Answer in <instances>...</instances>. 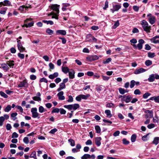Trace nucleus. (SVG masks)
Instances as JSON below:
<instances>
[{
    "label": "nucleus",
    "mask_w": 159,
    "mask_h": 159,
    "mask_svg": "<svg viewBox=\"0 0 159 159\" xmlns=\"http://www.w3.org/2000/svg\"><path fill=\"white\" fill-rule=\"evenodd\" d=\"M141 24L144 31L147 33L150 32L151 30V26L149 25L148 23L146 20H142Z\"/></svg>",
    "instance_id": "obj_1"
},
{
    "label": "nucleus",
    "mask_w": 159,
    "mask_h": 159,
    "mask_svg": "<svg viewBox=\"0 0 159 159\" xmlns=\"http://www.w3.org/2000/svg\"><path fill=\"white\" fill-rule=\"evenodd\" d=\"M31 112L32 114V117L34 118H36L38 117L39 118V114L37 112V109L36 108H32L31 109Z\"/></svg>",
    "instance_id": "obj_2"
},
{
    "label": "nucleus",
    "mask_w": 159,
    "mask_h": 159,
    "mask_svg": "<svg viewBox=\"0 0 159 159\" xmlns=\"http://www.w3.org/2000/svg\"><path fill=\"white\" fill-rule=\"evenodd\" d=\"M86 40L87 42H96L97 40L96 38L93 37L91 34H88L86 36Z\"/></svg>",
    "instance_id": "obj_3"
},
{
    "label": "nucleus",
    "mask_w": 159,
    "mask_h": 159,
    "mask_svg": "<svg viewBox=\"0 0 159 159\" xmlns=\"http://www.w3.org/2000/svg\"><path fill=\"white\" fill-rule=\"evenodd\" d=\"M28 86V84L26 80H24L22 81L21 82L20 84H19L18 87L19 88L22 87H24L27 88Z\"/></svg>",
    "instance_id": "obj_4"
},
{
    "label": "nucleus",
    "mask_w": 159,
    "mask_h": 159,
    "mask_svg": "<svg viewBox=\"0 0 159 159\" xmlns=\"http://www.w3.org/2000/svg\"><path fill=\"white\" fill-rule=\"evenodd\" d=\"M139 43L137 44V47L139 50H140L143 48V44L145 41L143 39H140L138 41Z\"/></svg>",
    "instance_id": "obj_5"
},
{
    "label": "nucleus",
    "mask_w": 159,
    "mask_h": 159,
    "mask_svg": "<svg viewBox=\"0 0 159 159\" xmlns=\"http://www.w3.org/2000/svg\"><path fill=\"white\" fill-rule=\"evenodd\" d=\"M123 98L122 100L125 101L127 103L129 102L132 99V97L130 96H127L125 97V96L124 95L123 96Z\"/></svg>",
    "instance_id": "obj_6"
},
{
    "label": "nucleus",
    "mask_w": 159,
    "mask_h": 159,
    "mask_svg": "<svg viewBox=\"0 0 159 159\" xmlns=\"http://www.w3.org/2000/svg\"><path fill=\"white\" fill-rule=\"evenodd\" d=\"M59 5L57 4H53L51 6V8L54 11H55L57 14L59 13Z\"/></svg>",
    "instance_id": "obj_7"
},
{
    "label": "nucleus",
    "mask_w": 159,
    "mask_h": 159,
    "mask_svg": "<svg viewBox=\"0 0 159 159\" xmlns=\"http://www.w3.org/2000/svg\"><path fill=\"white\" fill-rule=\"evenodd\" d=\"M146 70L143 68H140L139 69H136L134 72V73L135 74H138L143 72H144L146 71Z\"/></svg>",
    "instance_id": "obj_8"
},
{
    "label": "nucleus",
    "mask_w": 159,
    "mask_h": 159,
    "mask_svg": "<svg viewBox=\"0 0 159 159\" xmlns=\"http://www.w3.org/2000/svg\"><path fill=\"white\" fill-rule=\"evenodd\" d=\"M64 92L63 91H61L57 94L58 97V99L61 100H64L65 99L64 96H63Z\"/></svg>",
    "instance_id": "obj_9"
},
{
    "label": "nucleus",
    "mask_w": 159,
    "mask_h": 159,
    "mask_svg": "<svg viewBox=\"0 0 159 159\" xmlns=\"http://www.w3.org/2000/svg\"><path fill=\"white\" fill-rule=\"evenodd\" d=\"M69 77L70 79H73L75 77V71L71 69L70 71H69Z\"/></svg>",
    "instance_id": "obj_10"
},
{
    "label": "nucleus",
    "mask_w": 159,
    "mask_h": 159,
    "mask_svg": "<svg viewBox=\"0 0 159 159\" xmlns=\"http://www.w3.org/2000/svg\"><path fill=\"white\" fill-rule=\"evenodd\" d=\"M70 5L68 3H65L62 4V10L63 11H65L67 9H68L69 7L70 6Z\"/></svg>",
    "instance_id": "obj_11"
},
{
    "label": "nucleus",
    "mask_w": 159,
    "mask_h": 159,
    "mask_svg": "<svg viewBox=\"0 0 159 159\" xmlns=\"http://www.w3.org/2000/svg\"><path fill=\"white\" fill-rule=\"evenodd\" d=\"M148 20L149 21V22L151 25H153L155 22V21H156L155 17L154 16H151L148 18Z\"/></svg>",
    "instance_id": "obj_12"
},
{
    "label": "nucleus",
    "mask_w": 159,
    "mask_h": 159,
    "mask_svg": "<svg viewBox=\"0 0 159 159\" xmlns=\"http://www.w3.org/2000/svg\"><path fill=\"white\" fill-rule=\"evenodd\" d=\"M66 86L65 84L61 83L59 84V87L57 89V91L58 92L60 91L62 89L66 88Z\"/></svg>",
    "instance_id": "obj_13"
},
{
    "label": "nucleus",
    "mask_w": 159,
    "mask_h": 159,
    "mask_svg": "<svg viewBox=\"0 0 159 159\" xmlns=\"http://www.w3.org/2000/svg\"><path fill=\"white\" fill-rule=\"evenodd\" d=\"M101 138L100 137H97L96 138L95 142V143L98 146H99L101 144Z\"/></svg>",
    "instance_id": "obj_14"
},
{
    "label": "nucleus",
    "mask_w": 159,
    "mask_h": 159,
    "mask_svg": "<svg viewBox=\"0 0 159 159\" xmlns=\"http://www.w3.org/2000/svg\"><path fill=\"white\" fill-rule=\"evenodd\" d=\"M150 99L151 100H154L155 102L156 103H159V95L157 96H153L150 98Z\"/></svg>",
    "instance_id": "obj_15"
},
{
    "label": "nucleus",
    "mask_w": 159,
    "mask_h": 159,
    "mask_svg": "<svg viewBox=\"0 0 159 159\" xmlns=\"http://www.w3.org/2000/svg\"><path fill=\"white\" fill-rule=\"evenodd\" d=\"M56 33L57 34H61L62 35H65L66 32L65 30H58L56 31Z\"/></svg>",
    "instance_id": "obj_16"
},
{
    "label": "nucleus",
    "mask_w": 159,
    "mask_h": 159,
    "mask_svg": "<svg viewBox=\"0 0 159 159\" xmlns=\"http://www.w3.org/2000/svg\"><path fill=\"white\" fill-rule=\"evenodd\" d=\"M148 80L150 82H152L155 80V74H152L149 75Z\"/></svg>",
    "instance_id": "obj_17"
},
{
    "label": "nucleus",
    "mask_w": 159,
    "mask_h": 159,
    "mask_svg": "<svg viewBox=\"0 0 159 159\" xmlns=\"http://www.w3.org/2000/svg\"><path fill=\"white\" fill-rule=\"evenodd\" d=\"M4 6H11V2L9 0H5L3 2Z\"/></svg>",
    "instance_id": "obj_18"
},
{
    "label": "nucleus",
    "mask_w": 159,
    "mask_h": 159,
    "mask_svg": "<svg viewBox=\"0 0 159 159\" xmlns=\"http://www.w3.org/2000/svg\"><path fill=\"white\" fill-rule=\"evenodd\" d=\"M51 13L52 14V18H55L57 20L58 19V14H57V12L55 13L54 12H51Z\"/></svg>",
    "instance_id": "obj_19"
},
{
    "label": "nucleus",
    "mask_w": 159,
    "mask_h": 159,
    "mask_svg": "<svg viewBox=\"0 0 159 159\" xmlns=\"http://www.w3.org/2000/svg\"><path fill=\"white\" fill-rule=\"evenodd\" d=\"M14 61L13 60L7 61V64L8 65V66L10 67H13V66H14Z\"/></svg>",
    "instance_id": "obj_20"
},
{
    "label": "nucleus",
    "mask_w": 159,
    "mask_h": 159,
    "mask_svg": "<svg viewBox=\"0 0 159 159\" xmlns=\"http://www.w3.org/2000/svg\"><path fill=\"white\" fill-rule=\"evenodd\" d=\"M145 112L146 113H148L149 114V118H152L153 117V113L152 111L147 110L145 111Z\"/></svg>",
    "instance_id": "obj_21"
},
{
    "label": "nucleus",
    "mask_w": 159,
    "mask_h": 159,
    "mask_svg": "<svg viewBox=\"0 0 159 159\" xmlns=\"http://www.w3.org/2000/svg\"><path fill=\"white\" fill-rule=\"evenodd\" d=\"M159 143V137H156L154 138L152 143L155 145H157Z\"/></svg>",
    "instance_id": "obj_22"
},
{
    "label": "nucleus",
    "mask_w": 159,
    "mask_h": 159,
    "mask_svg": "<svg viewBox=\"0 0 159 159\" xmlns=\"http://www.w3.org/2000/svg\"><path fill=\"white\" fill-rule=\"evenodd\" d=\"M62 70L65 74H67L69 71V69L67 67H62Z\"/></svg>",
    "instance_id": "obj_23"
},
{
    "label": "nucleus",
    "mask_w": 159,
    "mask_h": 159,
    "mask_svg": "<svg viewBox=\"0 0 159 159\" xmlns=\"http://www.w3.org/2000/svg\"><path fill=\"white\" fill-rule=\"evenodd\" d=\"M105 113L107 115V117L108 118H111L112 116V115L111 114V112L109 110H106L105 111Z\"/></svg>",
    "instance_id": "obj_24"
},
{
    "label": "nucleus",
    "mask_w": 159,
    "mask_h": 159,
    "mask_svg": "<svg viewBox=\"0 0 159 159\" xmlns=\"http://www.w3.org/2000/svg\"><path fill=\"white\" fill-rule=\"evenodd\" d=\"M1 66L3 70H6L7 71V70L9 69V68L8 67L7 64H1Z\"/></svg>",
    "instance_id": "obj_25"
},
{
    "label": "nucleus",
    "mask_w": 159,
    "mask_h": 159,
    "mask_svg": "<svg viewBox=\"0 0 159 159\" xmlns=\"http://www.w3.org/2000/svg\"><path fill=\"white\" fill-rule=\"evenodd\" d=\"M121 7L120 5L119 4L113 5V8L116 11H118L121 8Z\"/></svg>",
    "instance_id": "obj_26"
},
{
    "label": "nucleus",
    "mask_w": 159,
    "mask_h": 159,
    "mask_svg": "<svg viewBox=\"0 0 159 159\" xmlns=\"http://www.w3.org/2000/svg\"><path fill=\"white\" fill-rule=\"evenodd\" d=\"M43 22L44 23H46L47 25L50 24L51 25H52L54 24L53 21L52 20H43Z\"/></svg>",
    "instance_id": "obj_27"
},
{
    "label": "nucleus",
    "mask_w": 159,
    "mask_h": 159,
    "mask_svg": "<svg viewBox=\"0 0 159 159\" xmlns=\"http://www.w3.org/2000/svg\"><path fill=\"white\" fill-rule=\"evenodd\" d=\"M68 142L70 143V145L73 147L75 145V142L74 140L71 139H69L68 140Z\"/></svg>",
    "instance_id": "obj_28"
},
{
    "label": "nucleus",
    "mask_w": 159,
    "mask_h": 159,
    "mask_svg": "<svg viewBox=\"0 0 159 159\" xmlns=\"http://www.w3.org/2000/svg\"><path fill=\"white\" fill-rule=\"evenodd\" d=\"M39 112L40 113H42L44 111H46L47 110L44 109L43 107L42 106H40L39 108Z\"/></svg>",
    "instance_id": "obj_29"
},
{
    "label": "nucleus",
    "mask_w": 159,
    "mask_h": 159,
    "mask_svg": "<svg viewBox=\"0 0 159 159\" xmlns=\"http://www.w3.org/2000/svg\"><path fill=\"white\" fill-rule=\"evenodd\" d=\"M11 106L10 105H8L4 109V111L6 112L9 111L11 109Z\"/></svg>",
    "instance_id": "obj_30"
},
{
    "label": "nucleus",
    "mask_w": 159,
    "mask_h": 159,
    "mask_svg": "<svg viewBox=\"0 0 159 159\" xmlns=\"http://www.w3.org/2000/svg\"><path fill=\"white\" fill-rule=\"evenodd\" d=\"M73 104L65 105L64 106V107L65 108H67L69 110H71L72 109Z\"/></svg>",
    "instance_id": "obj_31"
},
{
    "label": "nucleus",
    "mask_w": 159,
    "mask_h": 159,
    "mask_svg": "<svg viewBox=\"0 0 159 159\" xmlns=\"http://www.w3.org/2000/svg\"><path fill=\"white\" fill-rule=\"evenodd\" d=\"M136 138V135L135 134H133L131 137V140L132 142H134Z\"/></svg>",
    "instance_id": "obj_32"
},
{
    "label": "nucleus",
    "mask_w": 159,
    "mask_h": 159,
    "mask_svg": "<svg viewBox=\"0 0 159 159\" xmlns=\"http://www.w3.org/2000/svg\"><path fill=\"white\" fill-rule=\"evenodd\" d=\"M46 32L49 35H51L53 34V31L49 28H48L46 30Z\"/></svg>",
    "instance_id": "obj_33"
},
{
    "label": "nucleus",
    "mask_w": 159,
    "mask_h": 159,
    "mask_svg": "<svg viewBox=\"0 0 159 159\" xmlns=\"http://www.w3.org/2000/svg\"><path fill=\"white\" fill-rule=\"evenodd\" d=\"M17 115V113L16 112L13 113L11 114V117H12L13 120H16L17 118L15 117Z\"/></svg>",
    "instance_id": "obj_34"
},
{
    "label": "nucleus",
    "mask_w": 159,
    "mask_h": 159,
    "mask_svg": "<svg viewBox=\"0 0 159 159\" xmlns=\"http://www.w3.org/2000/svg\"><path fill=\"white\" fill-rule=\"evenodd\" d=\"M152 64V62L151 61L148 60L145 62V64L147 66H149Z\"/></svg>",
    "instance_id": "obj_35"
},
{
    "label": "nucleus",
    "mask_w": 159,
    "mask_h": 159,
    "mask_svg": "<svg viewBox=\"0 0 159 159\" xmlns=\"http://www.w3.org/2000/svg\"><path fill=\"white\" fill-rule=\"evenodd\" d=\"M151 94L150 93L146 92L143 95V98L144 99H147L148 97L151 95Z\"/></svg>",
    "instance_id": "obj_36"
},
{
    "label": "nucleus",
    "mask_w": 159,
    "mask_h": 159,
    "mask_svg": "<svg viewBox=\"0 0 159 159\" xmlns=\"http://www.w3.org/2000/svg\"><path fill=\"white\" fill-rule=\"evenodd\" d=\"M148 57L151 58H153L155 56V53H152L151 52H148Z\"/></svg>",
    "instance_id": "obj_37"
},
{
    "label": "nucleus",
    "mask_w": 159,
    "mask_h": 159,
    "mask_svg": "<svg viewBox=\"0 0 159 159\" xmlns=\"http://www.w3.org/2000/svg\"><path fill=\"white\" fill-rule=\"evenodd\" d=\"M90 154H84L81 157V159H89Z\"/></svg>",
    "instance_id": "obj_38"
},
{
    "label": "nucleus",
    "mask_w": 159,
    "mask_h": 159,
    "mask_svg": "<svg viewBox=\"0 0 159 159\" xmlns=\"http://www.w3.org/2000/svg\"><path fill=\"white\" fill-rule=\"evenodd\" d=\"M151 42L154 43H159V40H156V39L155 38H152L151 39Z\"/></svg>",
    "instance_id": "obj_39"
},
{
    "label": "nucleus",
    "mask_w": 159,
    "mask_h": 159,
    "mask_svg": "<svg viewBox=\"0 0 159 159\" xmlns=\"http://www.w3.org/2000/svg\"><path fill=\"white\" fill-rule=\"evenodd\" d=\"M34 23L33 22H31L29 23L28 24H25L23 26V27H31L32 26H33L34 25Z\"/></svg>",
    "instance_id": "obj_40"
},
{
    "label": "nucleus",
    "mask_w": 159,
    "mask_h": 159,
    "mask_svg": "<svg viewBox=\"0 0 159 159\" xmlns=\"http://www.w3.org/2000/svg\"><path fill=\"white\" fill-rule=\"evenodd\" d=\"M80 96L81 97V98L84 99H86L90 96V95L89 94H87L86 95L81 94Z\"/></svg>",
    "instance_id": "obj_41"
},
{
    "label": "nucleus",
    "mask_w": 159,
    "mask_h": 159,
    "mask_svg": "<svg viewBox=\"0 0 159 159\" xmlns=\"http://www.w3.org/2000/svg\"><path fill=\"white\" fill-rule=\"evenodd\" d=\"M80 107V105L78 104H73L72 109L74 110H76Z\"/></svg>",
    "instance_id": "obj_42"
},
{
    "label": "nucleus",
    "mask_w": 159,
    "mask_h": 159,
    "mask_svg": "<svg viewBox=\"0 0 159 159\" xmlns=\"http://www.w3.org/2000/svg\"><path fill=\"white\" fill-rule=\"evenodd\" d=\"M95 129L96 131V132L97 133H100L101 132V129L99 126L98 125H96L95 127Z\"/></svg>",
    "instance_id": "obj_43"
},
{
    "label": "nucleus",
    "mask_w": 159,
    "mask_h": 159,
    "mask_svg": "<svg viewBox=\"0 0 159 159\" xmlns=\"http://www.w3.org/2000/svg\"><path fill=\"white\" fill-rule=\"evenodd\" d=\"M32 99L33 100L35 101H40L41 100L40 97H38L37 96L33 97Z\"/></svg>",
    "instance_id": "obj_44"
},
{
    "label": "nucleus",
    "mask_w": 159,
    "mask_h": 159,
    "mask_svg": "<svg viewBox=\"0 0 159 159\" xmlns=\"http://www.w3.org/2000/svg\"><path fill=\"white\" fill-rule=\"evenodd\" d=\"M5 120V118L3 116L0 117V126H2L3 125V122Z\"/></svg>",
    "instance_id": "obj_45"
},
{
    "label": "nucleus",
    "mask_w": 159,
    "mask_h": 159,
    "mask_svg": "<svg viewBox=\"0 0 159 159\" xmlns=\"http://www.w3.org/2000/svg\"><path fill=\"white\" fill-rule=\"evenodd\" d=\"M30 157H32L34 158H36V152L35 151L33 152L30 155Z\"/></svg>",
    "instance_id": "obj_46"
},
{
    "label": "nucleus",
    "mask_w": 159,
    "mask_h": 159,
    "mask_svg": "<svg viewBox=\"0 0 159 159\" xmlns=\"http://www.w3.org/2000/svg\"><path fill=\"white\" fill-rule=\"evenodd\" d=\"M0 94L2 97L5 98H7L8 97L7 95L2 91L0 92Z\"/></svg>",
    "instance_id": "obj_47"
},
{
    "label": "nucleus",
    "mask_w": 159,
    "mask_h": 159,
    "mask_svg": "<svg viewBox=\"0 0 159 159\" xmlns=\"http://www.w3.org/2000/svg\"><path fill=\"white\" fill-rule=\"evenodd\" d=\"M17 47L18 48V49H20V48L22 46L21 41L20 40H18V39L17 38Z\"/></svg>",
    "instance_id": "obj_48"
},
{
    "label": "nucleus",
    "mask_w": 159,
    "mask_h": 159,
    "mask_svg": "<svg viewBox=\"0 0 159 159\" xmlns=\"http://www.w3.org/2000/svg\"><path fill=\"white\" fill-rule=\"evenodd\" d=\"M119 22L118 20H117V21L114 24V25L113 26V28L115 29L119 25Z\"/></svg>",
    "instance_id": "obj_49"
},
{
    "label": "nucleus",
    "mask_w": 159,
    "mask_h": 159,
    "mask_svg": "<svg viewBox=\"0 0 159 159\" xmlns=\"http://www.w3.org/2000/svg\"><path fill=\"white\" fill-rule=\"evenodd\" d=\"M111 61V58H107L106 61H103V63L104 64H107L109 63Z\"/></svg>",
    "instance_id": "obj_50"
},
{
    "label": "nucleus",
    "mask_w": 159,
    "mask_h": 159,
    "mask_svg": "<svg viewBox=\"0 0 159 159\" xmlns=\"http://www.w3.org/2000/svg\"><path fill=\"white\" fill-rule=\"evenodd\" d=\"M149 134L150 133H148L146 135H145L143 136L142 138V140L144 141H146L147 140V137L149 135Z\"/></svg>",
    "instance_id": "obj_51"
},
{
    "label": "nucleus",
    "mask_w": 159,
    "mask_h": 159,
    "mask_svg": "<svg viewBox=\"0 0 159 159\" xmlns=\"http://www.w3.org/2000/svg\"><path fill=\"white\" fill-rule=\"evenodd\" d=\"M123 143L125 145H128L129 143V142L126 139H122Z\"/></svg>",
    "instance_id": "obj_52"
},
{
    "label": "nucleus",
    "mask_w": 159,
    "mask_h": 159,
    "mask_svg": "<svg viewBox=\"0 0 159 159\" xmlns=\"http://www.w3.org/2000/svg\"><path fill=\"white\" fill-rule=\"evenodd\" d=\"M119 91L121 94H124L125 93V89H123L120 88L119 89Z\"/></svg>",
    "instance_id": "obj_53"
},
{
    "label": "nucleus",
    "mask_w": 159,
    "mask_h": 159,
    "mask_svg": "<svg viewBox=\"0 0 159 159\" xmlns=\"http://www.w3.org/2000/svg\"><path fill=\"white\" fill-rule=\"evenodd\" d=\"M155 118H153V122L154 123H158L159 122V120H158V117L157 116H155Z\"/></svg>",
    "instance_id": "obj_54"
},
{
    "label": "nucleus",
    "mask_w": 159,
    "mask_h": 159,
    "mask_svg": "<svg viewBox=\"0 0 159 159\" xmlns=\"http://www.w3.org/2000/svg\"><path fill=\"white\" fill-rule=\"evenodd\" d=\"M92 57L93 61L98 60L99 58V57L96 55H92Z\"/></svg>",
    "instance_id": "obj_55"
},
{
    "label": "nucleus",
    "mask_w": 159,
    "mask_h": 159,
    "mask_svg": "<svg viewBox=\"0 0 159 159\" xmlns=\"http://www.w3.org/2000/svg\"><path fill=\"white\" fill-rule=\"evenodd\" d=\"M135 81L134 80H132L130 81V88H133L135 85Z\"/></svg>",
    "instance_id": "obj_56"
},
{
    "label": "nucleus",
    "mask_w": 159,
    "mask_h": 159,
    "mask_svg": "<svg viewBox=\"0 0 159 159\" xmlns=\"http://www.w3.org/2000/svg\"><path fill=\"white\" fill-rule=\"evenodd\" d=\"M60 111V109L58 108L54 109L52 111V113H58Z\"/></svg>",
    "instance_id": "obj_57"
},
{
    "label": "nucleus",
    "mask_w": 159,
    "mask_h": 159,
    "mask_svg": "<svg viewBox=\"0 0 159 159\" xmlns=\"http://www.w3.org/2000/svg\"><path fill=\"white\" fill-rule=\"evenodd\" d=\"M134 93L135 95H140L141 94V92L139 89H136L134 90Z\"/></svg>",
    "instance_id": "obj_58"
},
{
    "label": "nucleus",
    "mask_w": 159,
    "mask_h": 159,
    "mask_svg": "<svg viewBox=\"0 0 159 159\" xmlns=\"http://www.w3.org/2000/svg\"><path fill=\"white\" fill-rule=\"evenodd\" d=\"M60 113L61 114H65L66 113V111L63 108L60 109Z\"/></svg>",
    "instance_id": "obj_59"
},
{
    "label": "nucleus",
    "mask_w": 159,
    "mask_h": 159,
    "mask_svg": "<svg viewBox=\"0 0 159 159\" xmlns=\"http://www.w3.org/2000/svg\"><path fill=\"white\" fill-rule=\"evenodd\" d=\"M18 137V134L14 132L12 134V135L11 138H17Z\"/></svg>",
    "instance_id": "obj_60"
},
{
    "label": "nucleus",
    "mask_w": 159,
    "mask_h": 159,
    "mask_svg": "<svg viewBox=\"0 0 159 159\" xmlns=\"http://www.w3.org/2000/svg\"><path fill=\"white\" fill-rule=\"evenodd\" d=\"M16 107L17 108V109L19 110V111L23 113V109L22 107L20 106L17 105L16 106Z\"/></svg>",
    "instance_id": "obj_61"
},
{
    "label": "nucleus",
    "mask_w": 159,
    "mask_h": 159,
    "mask_svg": "<svg viewBox=\"0 0 159 159\" xmlns=\"http://www.w3.org/2000/svg\"><path fill=\"white\" fill-rule=\"evenodd\" d=\"M18 57L21 59H23L25 57V55L23 54L19 53L18 54Z\"/></svg>",
    "instance_id": "obj_62"
},
{
    "label": "nucleus",
    "mask_w": 159,
    "mask_h": 159,
    "mask_svg": "<svg viewBox=\"0 0 159 159\" xmlns=\"http://www.w3.org/2000/svg\"><path fill=\"white\" fill-rule=\"evenodd\" d=\"M114 105V104L112 103H108L106 105V107L111 108Z\"/></svg>",
    "instance_id": "obj_63"
},
{
    "label": "nucleus",
    "mask_w": 159,
    "mask_h": 159,
    "mask_svg": "<svg viewBox=\"0 0 159 159\" xmlns=\"http://www.w3.org/2000/svg\"><path fill=\"white\" fill-rule=\"evenodd\" d=\"M154 127H155V125L154 124H152V123L148 125L147 126V127L149 129H151L153 128H154Z\"/></svg>",
    "instance_id": "obj_64"
}]
</instances>
